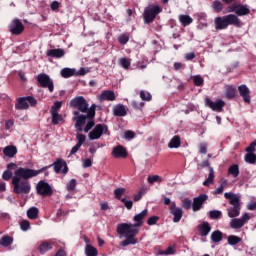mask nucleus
<instances>
[{
	"instance_id": "obj_11",
	"label": "nucleus",
	"mask_w": 256,
	"mask_h": 256,
	"mask_svg": "<svg viewBox=\"0 0 256 256\" xmlns=\"http://www.w3.org/2000/svg\"><path fill=\"white\" fill-rule=\"evenodd\" d=\"M36 193L42 197H51L53 188L45 180H40L36 185Z\"/></svg>"
},
{
	"instance_id": "obj_13",
	"label": "nucleus",
	"mask_w": 256,
	"mask_h": 256,
	"mask_svg": "<svg viewBox=\"0 0 256 256\" xmlns=\"http://www.w3.org/2000/svg\"><path fill=\"white\" fill-rule=\"evenodd\" d=\"M251 219L249 213H244L241 218H232L230 221L231 229H241L245 227L246 223Z\"/></svg>"
},
{
	"instance_id": "obj_64",
	"label": "nucleus",
	"mask_w": 256,
	"mask_h": 256,
	"mask_svg": "<svg viewBox=\"0 0 256 256\" xmlns=\"http://www.w3.org/2000/svg\"><path fill=\"white\" fill-rule=\"evenodd\" d=\"M93 165V161H91V158H87L83 160V167L84 169H87Z\"/></svg>"
},
{
	"instance_id": "obj_24",
	"label": "nucleus",
	"mask_w": 256,
	"mask_h": 256,
	"mask_svg": "<svg viewBox=\"0 0 256 256\" xmlns=\"http://www.w3.org/2000/svg\"><path fill=\"white\" fill-rule=\"evenodd\" d=\"M115 99V92L113 90H104L99 96V101H115Z\"/></svg>"
},
{
	"instance_id": "obj_46",
	"label": "nucleus",
	"mask_w": 256,
	"mask_h": 256,
	"mask_svg": "<svg viewBox=\"0 0 256 256\" xmlns=\"http://www.w3.org/2000/svg\"><path fill=\"white\" fill-rule=\"evenodd\" d=\"M147 181L150 185H153V183H161L163 179L159 175H152V176H148Z\"/></svg>"
},
{
	"instance_id": "obj_49",
	"label": "nucleus",
	"mask_w": 256,
	"mask_h": 256,
	"mask_svg": "<svg viewBox=\"0 0 256 256\" xmlns=\"http://www.w3.org/2000/svg\"><path fill=\"white\" fill-rule=\"evenodd\" d=\"M119 63L123 69H129L131 67V61L127 58H120Z\"/></svg>"
},
{
	"instance_id": "obj_9",
	"label": "nucleus",
	"mask_w": 256,
	"mask_h": 256,
	"mask_svg": "<svg viewBox=\"0 0 256 256\" xmlns=\"http://www.w3.org/2000/svg\"><path fill=\"white\" fill-rule=\"evenodd\" d=\"M102 135H109V127L106 124H97L94 129L89 132L90 141L101 139Z\"/></svg>"
},
{
	"instance_id": "obj_3",
	"label": "nucleus",
	"mask_w": 256,
	"mask_h": 256,
	"mask_svg": "<svg viewBox=\"0 0 256 256\" xmlns=\"http://www.w3.org/2000/svg\"><path fill=\"white\" fill-rule=\"evenodd\" d=\"M225 199H229L230 208L227 209L228 217L230 219H235V217H239L241 215V199L231 192H226L224 194Z\"/></svg>"
},
{
	"instance_id": "obj_34",
	"label": "nucleus",
	"mask_w": 256,
	"mask_h": 256,
	"mask_svg": "<svg viewBox=\"0 0 256 256\" xmlns=\"http://www.w3.org/2000/svg\"><path fill=\"white\" fill-rule=\"evenodd\" d=\"M0 245L1 247H11L13 245V237L9 235H4L0 239Z\"/></svg>"
},
{
	"instance_id": "obj_40",
	"label": "nucleus",
	"mask_w": 256,
	"mask_h": 256,
	"mask_svg": "<svg viewBox=\"0 0 256 256\" xmlns=\"http://www.w3.org/2000/svg\"><path fill=\"white\" fill-rule=\"evenodd\" d=\"M61 75L64 79H69V77H73V75H75V69L64 68L61 70Z\"/></svg>"
},
{
	"instance_id": "obj_8",
	"label": "nucleus",
	"mask_w": 256,
	"mask_h": 256,
	"mask_svg": "<svg viewBox=\"0 0 256 256\" xmlns=\"http://www.w3.org/2000/svg\"><path fill=\"white\" fill-rule=\"evenodd\" d=\"M70 107L78 109L81 113H89V102L83 96H77L70 101Z\"/></svg>"
},
{
	"instance_id": "obj_35",
	"label": "nucleus",
	"mask_w": 256,
	"mask_h": 256,
	"mask_svg": "<svg viewBox=\"0 0 256 256\" xmlns=\"http://www.w3.org/2000/svg\"><path fill=\"white\" fill-rule=\"evenodd\" d=\"M27 217L28 219H38L39 217V209L37 207H31L30 209L27 210Z\"/></svg>"
},
{
	"instance_id": "obj_2",
	"label": "nucleus",
	"mask_w": 256,
	"mask_h": 256,
	"mask_svg": "<svg viewBox=\"0 0 256 256\" xmlns=\"http://www.w3.org/2000/svg\"><path fill=\"white\" fill-rule=\"evenodd\" d=\"M95 109H97V105L92 104L86 115L79 113V111L73 112L75 129L78 133L83 132V125L87 123V119H95Z\"/></svg>"
},
{
	"instance_id": "obj_31",
	"label": "nucleus",
	"mask_w": 256,
	"mask_h": 256,
	"mask_svg": "<svg viewBox=\"0 0 256 256\" xmlns=\"http://www.w3.org/2000/svg\"><path fill=\"white\" fill-rule=\"evenodd\" d=\"M178 19L183 27H187V25H191V23H193V18L189 15L181 14Z\"/></svg>"
},
{
	"instance_id": "obj_55",
	"label": "nucleus",
	"mask_w": 256,
	"mask_h": 256,
	"mask_svg": "<svg viewBox=\"0 0 256 256\" xmlns=\"http://www.w3.org/2000/svg\"><path fill=\"white\" fill-rule=\"evenodd\" d=\"M76 139L78 141L77 145H80V147L85 143L87 136H85L84 134L78 133L76 135Z\"/></svg>"
},
{
	"instance_id": "obj_12",
	"label": "nucleus",
	"mask_w": 256,
	"mask_h": 256,
	"mask_svg": "<svg viewBox=\"0 0 256 256\" xmlns=\"http://www.w3.org/2000/svg\"><path fill=\"white\" fill-rule=\"evenodd\" d=\"M204 103L206 107H209V109L216 111L217 113L223 112V107H225V101L222 99H218L214 102L213 100L209 99V97H206L204 99Z\"/></svg>"
},
{
	"instance_id": "obj_45",
	"label": "nucleus",
	"mask_w": 256,
	"mask_h": 256,
	"mask_svg": "<svg viewBox=\"0 0 256 256\" xmlns=\"http://www.w3.org/2000/svg\"><path fill=\"white\" fill-rule=\"evenodd\" d=\"M245 161H246V163H250V165H255V163H256L255 153H247L245 155Z\"/></svg>"
},
{
	"instance_id": "obj_10",
	"label": "nucleus",
	"mask_w": 256,
	"mask_h": 256,
	"mask_svg": "<svg viewBox=\"0 0 256 256\" xmlns=\"http://www.w3.org/2000/svg\"><path fill=\"white\" fill-rule=\"evenodd\" d=\"M29 105L30 107H35L37 99L33 96L20 97L15 105V109L18 111L29 109Z\"/></svg>"
},
{
	"instance_id": "obj_61",
	"label": "nucleus",
	"mask_w": 256,
	"mask_h": 256,
	"mask_svg": "<svg viewBox=\"0 0 256 256\" xmlns=\"http://www.w3.org/2000/svg\"><path fill=\"white\" fill-rule=\"evenodd\" d=\"M157 221H159V216H152L148 218L147 225H157Z\"/></svg>"
},
{
	"instance_id": "obj_33",
	"label": "nucleus",
	"mask_w": 256,
	"mask_h": 256,
	"mask_svg": "<svg viewBox=\"0 0 256 256\" xmlns=\"http://www.w3.org/2000/svg\"><path fill=\"white\" fill-rule=\"evenodd\" d=\"M85 255L86 256H98L99 250H97V248H95L93 245L87 244L85 247Z\"/></svg>"
},
{
	"instance_id": "obj_7",
	"label": "nucleus",
	"mask_w": 256,
	"mask_h": 256,
	"mask_svg": "<svg viewBox=\"0 0 256 256\" xmlns=\"http://www.w3.org/2000/svg\"><path fill=\"white\" fill-rule=\"evenodd\" d=\"M37 83L39 87H42V89H48L50 93H53L55 91V84L53 83V79L46 74V73H40L36 77Z\"/></svg>"
},
{
	"instance_id": "obj_32",
	"label": "nucleus",
	"mask_w": 256,
	"mask_h": 256,
	"mask_svg": "<svg viewBox=\"0 0 256 256\" xmlns=\"http://www.w3.org/2000/svg\"><path fill=\"white\" fill-rule=\"evenodd\" d=\"M210 239L213 243H221V241H223V232L215 230L211 233Z\"/></svg>"
},
{
	"instance_id": "obj_58",
	"label": "nucleus",
	"mask_w": 256,
	"mask_h": 256,
	"mask_svg": "<svg viewBox=\"0 0 256 256\" xmlns=\"http://www.w3.org/2000/svg\"><path fill=\"white\" fill-rule=\"evenodd\" d=\"M121 203H124V207L130 211V209H133V201L127 200L125 198L121 199Z\"/></svg>"
},
{
	"instance_id": "obj_59",
	"label": "nucleus",
	"mask_w": 256,
	"mask_h": 256,
	"mask_svg": "<svg viewBox=\"0 0 256 256\" xmlns=\"http://www.w3.org/2000/svg\"><path fill=\"white\" fill-rule=\"evenodd\" d=\"M159 255H175V249L170 246L165 251H160Z\"/></svg>"
},
{
	"instance_id": "obj_53",
	"label": "nucleus",
	"mask_w": 256,
	"mask_h": 256,
	"mask_svg": "<svg viewBox=\"0 0 256 256\" xmlns=\"http://www.w3.org/2000/svg\"><path fill=\"white\" fill-rule=\"evenodd\" d=\"M118 41L120 45H127L129 43V35L127 34H122L118 37Z\"/></svg>"
},
{
	"instance_id": "obj_17",
	"label": "nucleus",
	"mask_w": 256,
	"mask_h": 256,
	"mask_svg": "<svg viewBox=\"0 0 256 256\" xmlns=\"http://www.w3.org/2000/svg\"><path fill=\"white\" fill-rule=\"evenodd\" d=\"M209 199V196L207 194H200L198 197H195L192 202V209L194 212L201 211V208L203 207V204L205 201Z\"/></svg>"
},
{
	"instance_id": "obj_60",
	"label": "nucleus",
	"mask_w": 256,
	"mask_h": 256,
	"mask_svg": "<svg viewBox=\"0 0 256 256\" xmlns=\"http://www.w3.org/2000/svg\"><path fill=\"white\" fill-rule=\"evenodd\" d=\"M199 153H201L202 155H207V143L205 142L200 143Z\"/></svg>"
},
{
	"instance_id": "obj_1",
	"label": "nucleus",
	"mask_w": 256,
	"mask_h": 256,
	"mask_svg": "<svg viewBox=\"0 0 256 256\" xmlns=\"http://www.w3.org/2000/svg\"><path fill=\"white\" fill-rule=\"evenodd\" d=\"M149 215V211L144 209L139 214L133 217L134 224L122 223L117 226V233L125 239L120 242L121 247H129V245H137V235L139 234V229L137 227H143V219Z\"/></svg>"
},
{
	"instance_id": "obj_37",
	"label": "nucleus",
	"mask_w": 256,
	"mask_h": 256,
	"mask_svg": "<svg viewBox=\"0 0 256 256\" xmlns=\"http://www.w3.org/2000/svg\"><path fill=\"white\" fill-rule=\"evenodd\" d=\"M215 180V171L213 170V167H209V175L208 178L203 182V185L205 187L211 185L213 181Z\"/></svg>"
},
{
	"instance_id": "obj_54",
	"label": "nucleus",
	"mask_w": 256,
	"mask_h": 256,
	"mask_svg": "<svg viewBox=\"0 0 256 256\" xmlns=\"http://www.w3.org/2000/svg\"><path fill=\"white\" fill-rule=\"evenodd\" d=\"M93 127H95V121L93 119L88 120L85 128H84V133H89Z\"/></svg>"
},
{
	"instance_id": "obj_42",
	"label": "nucleus",
	"mask_w": 256,
	"mask_h": 256,
	"mask_svg": "<svg viewBox=\"0 0 256 256\" xmlns=\"http://www.w3.org/2000/svg\"><path fill=\"white\" fill-rule=\"evenodd\" d=\"M212 9L216 12V13H221V11H223V3L219 0H215L212 3Z\"/></svg>"
},
{
	"instance_id": "obj_23",
	"label": "nucleus",
	"mask_w": 256,
	"mask_h": 256,
	"mask_svg": "<svg viewBox=\"0 0 256 256\" xmlns=\"http://www.w3.org/2000/svg\"><path fill=\"white\" fill-rule=\"evenodd\" d=\"M114 117H125L127 115V108L123 104H117L112 109Z\"/></svg>"
},
{
	"instance_id": "obj_47",
	"label": "nucleus",
	"mask_w": 256,
	"mask_h": 256,
	"mask_svg": "<svg viewBox=\"0 0 256 256\" xmlns=\"http://www.w3.org/2000/svg\"><path fill=\"white\" fill-rule=\"evenodd\" d=\"M210 219H221L223 217V212L220 210H212L209 212Z\"/></svg>"
},
{
	"instance_id": "obj_57",
	"label": "nucleus",
	"mask_w": 256,
	"mask_h": 256,
	"mask_svg": "<svg viewBox=\"0 0 256 256\" xmlns=\"http://www.w3.org/2000/svg\"><path fill=\"white\" fill-rule=\"evenodd\" d=\"M61 102L56 101L54 102V105L51 107L50 113H59V109H61Z\"/></svg>"
},
{
	"instance_id": "obj_29",
	"label": "nucleus",
	"mask_w": 256,
	"mask_h": 256,
	"mask_svg": "<svg viewBox=\"0 0 256 256\" xmlns=\"http://www.w3.org/2000/svg\"><path fill=\"white\" fill-rule=\"evenodd\" d=\"M53 249V244L49 243L48 241H44L38 247L39 252L41 255H45L47 251H51Z\"/></svg>"
},
{
	"instance_id": "obj_56",
	"label": "nucleus",
	"mask_w": 256,
	"mask_h": 256,
	"mask_svg": "<svg viewBox=\"0 0 256 256\" xmlns=\"http://www.w3.org/2000/svg\"><path fill=\"white\" fill-rule=\"evenodd\" d=\"M12 177L13 172H11V170H5L2 174V179H4V181H11Z\"/></svg>"
},
{
	"instance_id": "obj_26",
	"label": "nucleus",
	"mask_w": 256,
	"mask_h": 256,
	"mask_svg": "<svg viewBox=\"0 0 256 256\" xmlns=\"http://www.w3.org/2000/svg\"><path fill=\"white\" fill-rule=\"evenodd\" d=\"M3 154L5 157H9L12 159V157H15L17 155V147L13 145H8L3 149Z\"/></svg>"
},
{
	"instance_id": "obj_4",
	"label": "nucleus",
	"mask_w": 256,
	"mask_h": 256,
	"mask_svg": "<svg viewBox=\"0 0 256 256\" xmlns=\"http://www.w3.org/2000/svg\"><path fill=\"white\" fill-rule=\"evenodd\" d=\"M47 169H51V166H44L39 170L20 167L15 171L14 177H19V179H22V181H27L28 179L37 177V175H41V173H44V171H47Z\"/></svg>"
},
{
	"instance_id": "obj_52",
	"label": "nucleus",
	"mask_w": 256,
	"mask_h": 256,
	"mask_svg": "<svg viewBox=\"0 0 256 256\" xmlns=\"http://www.w3.org/2000/svg\"><path fill=\"white\" fill-rule=\"evenodd\" d=\"M140 98L142 99V101H151L152 96L151 93L142 90L140 91Z\"/></svg>"
},
{
	"instance_id": "obj_62",
	"label": "nucleus",
	"mask_w": 256,
	"mask_h": 256,
	"mask_svg": "<svg viewBox=\"0 0 256 256\" xmlns=\"http://www.w3.org/2000/svg\"><path fill=\"white\" fill-rule=\"evenodd\" d=\"M256 139L246 148L247 153H255Z\"/></svg>"
},
{
	"instance_id": "obj_28",
	"label": "nucleus",
	"mask_w": 256,
	"mask_h": 256,
	"mask_svg": "<svg viewBox=\"0 0 256 256\" xmlns=\"http://www.w3.org/2000/svg\"><path fill=\"white\" fill-rule=\"evenodd\" d=\"M168 147L169 149H179V147H181V137L175 135L168 143Z\"/></svg>"
},
{
	"instance_id": "obj_50",
	"label": "nucleus",
	"mask_w": 256,
	"mask_h": 256,
	"mask_svg": "<svg viewBox=\"0 0 256 256\" xmlns=\"http://www.w3.org/2000/svg\"><path fill=\"white\" fill-rule=\"evenodd\" d=\"M182 207L183 209H186L187 211H189V209L193 207V202L189 198H186L182 200Z\"/></svg>"
},
{
	"instance_id": "obj_38",
	"label": "nucleus",
	"mask_w": 256,
	"mask_h": 256,
	"mask_svg": "<svg viewBox=\"0 0 256 256\" xmlns=\"http://www.w3.org/2000/svg\"><path fill=\"white\" fill-rule=\"evenodd\" d=\"M227 241H228V245L235 246V245H239V243H241L242 239L239 236L230 235V236H228Z\"/></svg>"
},
{
	"instance_id": "obj_16",
	"label": "nucleus",
	"mask_w": 256,
	"mask_h": 256,
	"mask_svg": "<svg viewBox=\"0 0 256 256\" xmlns=\"http://www.w3.org/2000/svg\"><path fill=\"white\" fill-rule=\"evenodd\" d=\"M9 31L12 35H21L25 31V26L21 20L14 19L9 25Z\"/></svg>"
},
{
	"instance_id": "obj_5",
	"label": "nucleus",
	"mask_w": 256,
	"mask_h": 256,
	"mask_svg": "<svg viewBox=\"0 0 256 256\" xmlns=\"http://www.w3.org/2000/svg\"><path fill=\"white\" fill-rule=\"evenodd\" d=\"M13 192L16 195H29L31 193V184L28 180H21L19 177L12 178Z\"/></svg>"
},
{
	"instance_id": "obj_48",
	"label": "nucleus",
	"mask_w": 256,
	"mask_h": 256,
	"mask_svg": "<svg viewBox=\"0 0 256 256\" xmlns=\"http://www.w3.org/2000/svg\"><path fill=\"white\" fill-rule=\"evenodd\" d=\"M20 229L21 231H29L31 229V223L29 220H22L20 222Z\"/></svg>"
},
{
	"instance_id": "obj_44",
	"label": "nucleus",
	"mask_w": 256,
	"mask_h": 256,
	"mask_svg": "<svg viewBox=\"0 0 256 256\" xmlns=\"http://www.w3.org/2000/svg\"><path fill=\"white\" fill-rule=\"evenodd\" d=\"M125 188H117L114 190V197L115 199H117L118 201H121L123 198V195H125Z\"/></svg>"
},
{
	"instance_id": "obj_15",
	"label": "nucleus",
	"mask_w": 256,
	"mask_h": 256,
	"mask_svg": "<svg viewBox=\"0 0 256 256\" xmlns=\"http://www.w3.org/2000/svg\"><path fill=\"white\" fill-rule=\"evenodd\" d=\"M170 215H173V223H179L183 219V209L177 207L175 202L169 205Z\"/></svg>"
},
{
	"instance_id": "obj_41",
	"label": "nucleus",
	"mask_w": 256,
	"mask_h": 256,
	"mask_svg": "<svg viewBox=\"0 0 256 256\" xmlns=\"http://www.w3.org/2000/svg\"><path fill=\"white\" fill-rule=\"evenodd\" d=\"M52 116V124L59 125V121H63V116L59 112H50Z\"/></svg>"
},
{
	"instance_id": "obj_43",
	"label": "nucleus",
	"mask_w": 256,
	"mask_h": 256,
	"mask_svg": "<svg viewBox=\"0 0 256 256\" xmlns=\"http://www.w3.org/2000/svg\"><path fill=\"white\" fill-rule=\"evenodd\" d=\"M193 83L195 87H203L205 84V80H203V77L201 75H196L193 77Z\"/></svg>"
},
{
	"instance_id": "obj_36",
	"label": "nucleus",
	"mask_w": 256,
	"mask_h": 256,
	"mask_svg": "<svg viewBox=\"0 0 256 256\" xmlns=\"http://www.w3.org/2000/svg\"><path fill=\"white\" fill-rule=\"evenodd\" d=\"M215 180V171L213 170V167H209V175L208 178L203 182V185L205 187L211 185L213 181Z\"/></svg>"
},
{
	"instance_id": "obj_19",
	"label": "nucleus",
	"mask_w": 256,
	"mask_h": 256,
	"mask_svg": "<svg viewBox=\"0 0 256 256\" xmlns=\"http://www.w3.org/2000/svg\"><path fill=\"white\" fill-rule=\"evenodd\" d=\"M224 20L226 21V27H229V25H233L234 27H241V20L235 14H228L224 16Z\"/></svg>"
},
{
	"instance_id": "obj_63",
	"label": "nucleus",
	"mask_w": 256,
	"mask_h": 256,
	"mask_svg": "<svg viewBox=\"0 0 256 256\" xmlns=\"http://www.w3.org/2000/svg\"><path fill=\"white\" fill-rule=\"evenodd\" d=\"M59 7H61V3H59L58 1H53L50 5V9L52 11H57V9H59Z\"/></svg>"
},
{
	"instance_id": "obj_22",
	"label": "nucleus",
	"mask_w": 256,
	"mask_h": 256,
	"mask_svg": "<svg viewBox=\"0 0 256 256\" xmlns=\"http://www.w3.org/2000/svg\"><path fill=\"white\" fill-rule=\"evenodd\" d=\"M47 57H52L54 59H61V57H65V50L61 48L49 49L46 52Z\"/></svg>"
},
{
	"instance_id": "obj_30",
	"label": "nucleus",
	"mask_w": 256,
	"mask_h": 256,
	"mask_svg": "<svg viewBox=\"0 0 256 256\" xmlns=\"http://www.w3.org/2000/svg\"><path fill=\"white\" fill-rule=\"evenodd\" d=\"M237 93V89L233 87L232 85H227L226 86V91H225V97L228 100L235 99V95Z\"/></svg>"
},
{
	"instance_id": "obj_27",
	"label": "nucleus",
	"mask_w": 256,
	"mask_h": 256,
	"mask_svg": "<svg viewBox=\"0 0 256 256\" xmlns=\"http://www.w3.org/2000/svg\"><path fill=\"white\" fill-rule=\"evenodd\" d=\"M249 13H251V10L249 9V7H247V5L237 4L236 15L238 17L249 15Z\"/></svg>"
},
{
	"instance_id": "obj_25",
	"label": "nucleus",
	"mask_w": 256,
	"mask_h": 256,
	"mask_svg": "<svg viewBox=\"0 0 256 256\" xmlns=\"http://www.w3.org/2000/svg\"><path fill=\"white\" fill-rule=\"evenodd\" d=\"M214 25H215L216 31H223V29H227V24L224 16L216 17L214 20Z\"/></svg>"
},
{
	"instance_id": "obj_18",
	"label": "nucleus",
	"mask_w": 256,
	"mask_h": 256,
	"mask_svg": "<svg viewBox=\"0 0 256 256\" xmlns=\"http://www.w3.org/2000/svg\"><path fill=\"white\" fill-rule=\"evenodd\" d=\"M238 92L244 103L249 105L251 103V90H249V87H247L245 84H242L238 86Z\"/></svg>"
},
{
	"instance_id": "obj_20",
	"label": "nucleus",
	"mask_w": 256,
	"mask_h": 256,
	"mask_svg": "<svg viewBox=\"0 0 256 256\" xmlns=\"http://www.w3.org/2000/svg\"><path fill=\"white\" fill-rule=\"evenodd\" d=\"M112 155L115 159H125L127 158V149L122 145H118L113 148Z\"/></svg>"
},
{
	"instance_id": "obj_39",
	"label": "nucleus",
	"mask_w": 256,
	"mask_h": 256,
	"mask_svg": "<svg viewBox=\"0 0 256 256\" xmlns=\"http://www.w3.org/2000/svg\"><path fill=\"white\" fill-rule=\"evenodd\" d=\"M229 175H232V177L237 178L239 177V165L233 164L228 168Z\"/></svg>"
},
{
	"instance_id": "obj_51",
	"label": "nucleus",
	"mask_w": 256,
	"mask_h": 256,
	"mask_svg": "<svg viewBox=\"0 0 256 256\" xmlns=\"http://www.w3.org/2000/svg\"><path fill=\"white\" fill-rule=\"evenodd\" d=\"M76 187H77V180L76 179H71L68 182L67 186H66L67 191H70V192L74 191Z\"/></svg>"
},
{
	"instance_id": "obj_14",
	"label": "nucleus",
	"mask_w": 256,
	"mask_h": 256,
	"mask_svg": "<svg viewBox=\"0 0 256 256\" xmlns=\"http://www.w3.org/2000/svg\"><path fill=\"white\" fill-rule=\"evenodd\" d=\"M48 167H54L55 173H60L61 171L63 175L69 173V166H67V162L63 159L56 160L53 164L48 165Z\"/></svg>"
},
{
	"instance_id": "obj_21",
	"label": "nucleus",
	"mask_w": 256,
	"mask_h": 256,
	"mask_svg": "<svg viewBox=\"0 0 256 256\" xmlns=\"http://www.w3.org/2000/svg\"><path fill=\"white\" fill-rule=\"evenodd\" d=\"M197 231L200 237H207L211 233V224L209 222H202L197 226Z\"/></svg>"
},
{
	"instance_id": "obj_6",
	"label": "nucleus",
	"mask_w": 256,
	"mask_h": 256,
	"mask_svg": "<svg viewBox=\"0 0 256 256\" xmlns=\"http://www.w3.org/2000/svg\"><path fill=\"white\" fill-rule=\"evenodd\" d=\"M163 12V8H161V6L159 5H148L145 9H144V13H143V19H144V23H153V21H155V19H157V15H159V13Z\"/></svg>"
}]
</instances>
